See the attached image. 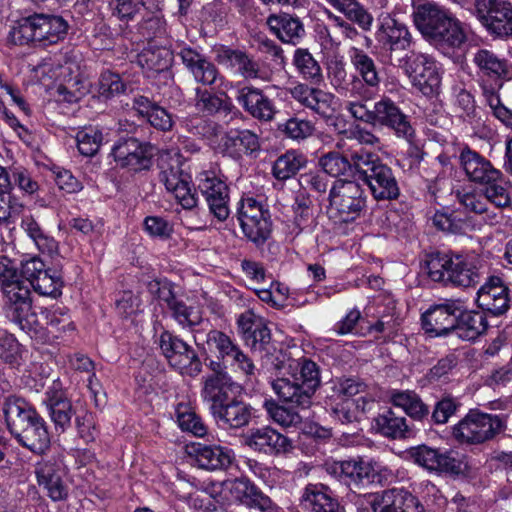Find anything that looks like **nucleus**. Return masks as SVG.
Instances as JSON below:
<instances>
[{
	"mask_svg": "<svg viewBox=\"0 0 512 512\" xmlns=\"http://www.w3.org/2000/svg\"><path fill=\"white\" fill-rule=\"evenodd\" d=\"M482 268V259L476 254L435 252L427 254L423 262V269L432 281L458 287L478 284Z\"/></svg>",
	"mask_w": 512,
	"mask_h": 512,
	"instance_id": "obj_3",
	"label": "nucleus"
},
{
	"mask_svg": "<svg viewBox=\"0 0 512 512\" xmlns=\"http://www.w3.org/2000/svg\"><path fill=\"white\" fill-rule=\"evenodd\" d=\"M478 19L496 39H512V3L509 0H475Z\"/></svg>",
	"mask_w": 512,
	"mask_h": 512,
	"instance_id": "obj_11",
	"label": "nucleus"
},
{
	"mask_svg": "<svg viewBox=\"0 0 512 512\" xmlns=\"http://www.w3.org/2000/svg\"><path fill=\"white\" fill-rule=\"evenodd\" d=\"M268 417L276 424L288 428L299 425L302 417L298 411L293 408H286L279 405L276 401L270 399L265 400L263 404Z\"/></svg>",
	"mask_w": 512,
	"mask_h": 512,
	"instance_id": "obj_56",
	"label": "nucleus"
},
{
	"mask_svg": "<svg viewBox=\"0 0 512 512\" xmlns=\"http://www.w3.org/2000/svg\"><path fill=\"white\" fill-rule=\"evenodd\" d=\"M173 62V52L164 46L149 44L137 56V63L147 77L155 73L167 72Z\"/></svg>",
	"mask_w": 512,
	"mask_h": 512,
	"instance_id": "obj_36",
	"label": "nucleus"
},
{
	"mask_svg": "<svg viewBox=\"0 0 512 512\" xmlns=\"http://www.w3.org/2000/svg\"><path fill=\"white\" fill-rule=\"evenodd\" d=\"M505 429V422L499 415L471 410L453 428L454 437L462 443L481 444L493 439Z\"/></svg>",
	"mask_w": 512,
	"mask_h": 512,
	"instance_id": "obj_9",
	"label": "nucleus"
},
{
	"mask_svg": "<svg viewBox=\"0 0 512 512\" xmlns=\"http://www.w3.org/2000/svg\"><path fill=\"white\" fill-rule=\"evenodd\" d=\"M75 140L80 154L85 157H92L98 152L103 137L100 130L88 127L78 131Z\"/></svg>",
	"mask_w": 512,
	"mask_h": 512,
	"instance_id": "obj_60",
	"label": "nucleus"
},
{
	"mask_svg": "<svg viewBox=\"0 0 512 512\" xmlns=\"http://www.w3.org/2000/svg\"><path fill=\"white\" fill-rule=\"evenodd\" d=\"M300 506L305 512H341L338 500L322 484H308L301 494Z\"/></svg>",
	"mask_w": 512,
	"mask_h": 512,
	"instance_id": "obj_33",
	"label": "nucleus"
},
{
	"mask_svg": "<svg viewBox=\"0 0 512 512\" xmlns=\"http://www.w3.org/2000/svg\"><path fill=\"white\" fill-rule=\"evenodd\" d=\"M460 203L466 210L482 217L488 225H496L502 219V213L491 209L483 192L464 193L460 196Z\"/></svg>",
	"mask_w": 512,
	"mask_h": 512,
	"instance_id": "obj_46",
	"label": "nucleus"
},
{
	"mask_svg": "<svg viewBox=\"0 0 512 512\" xmlns=\"http://www.w3.org/2000/svg\"><path fill=\"white\" fill-rule=\"evenodd\" d=\"M325 471L348 485H360L364 480L370 481L376 473L390 472L386 467L374 460L362 458L345 461H326Z\"/></svg>",
	"mask_w": 512,
	"mask_h": 512,
	"instance_id": "obj_15",
	"label": "nucleus"
},
{
	"mask_svg": "<svg viewBox=\"0 0 512 512\" xmlns=\"http://www.w3.org/2000/svg\"><path fill=\"white\" fill-rule=\"evenodd\" d=\"M459 163L469 181L483 185L500 177V170L480 153L466 147L459 155Z\"/></svg>",
	"mask_w": 512,
	"mask_h": 512,
	"instance_id": "obj_28",
	"label": "nucleus"
},
{
	"mask_svg": "<svg viewBox=\"0 0 512 512\" xmlns=\"http://www.w3.org/2000/svg\"><path fill=\"white\" fill-rule=\"evenodd\" d=\"M391 403L414 420H422L429 415L428 406L414 391H394L391 394Z\"/></svg>",
	"mask_w": 512,
	"mask_h": 512,
	"instance_id": "obj_48",
	"label": "nucleus"
},
{
	"mask_svg": "<svg viewBox=\"0 0 512 512\" xmlns=\"http://www.w3.org/2000/svg\"><path fill=\"white\" fill-rule=\"evenodd\" d=\"M0 288L6 317L24 332L37 334L42 324L32 310L30 286L13 265H4L0 271Z\"/></svg>",
	"mask_w": 512,
	"mask_h": 512,
	"instance_id": "obj_2",
	"label": "nucleus"
},
{
	"mask_svg": "<svg viewBox=\"0 0 512 512\" xmlns=\"http://www.w3.org/2000/svg\"><path fill=\"white\" fill-rule=\"evenodd\" d=\"M194 456L197 465L206 470L226 469L234 459L231 449L219 445H198Z\"/></svg>",
	"mask_w": 512,
	"mask_h": 512,
	"instance_id": "obj_37",
	"label": "nucleus"
},
{
	"mask_svg": "<svg viewBox=\"0 0 512 512\" xmlns=\"http://www.w3.org/2000/svg\"><path fill=\"white\" fill-rule=\"evenodd\" d=\"M472 63L477 68V73L482 80L491 84H502L503 81L512 80V64L500 57L492 50L481 48L472 55Z\"/></svg>",
	"mask_w": 512,
	"mask_h": 512,
	"instance_id": "obj_25",
	"label": "nucleus"
},
{
	"mask_svg": "<svg viewBox=\"0 0 512 512\" xmlns=\"http://www.w3.org/2000/svg\"><path fill=\"white\" fill-rule=\"evenodd\" d=\"M236 100L243 110L255 119L271 121L276 114L272 100L261 89L254 86L238 88Z\"/></svg>",
	"mask_w": 512,
	"mask_h": 512,
	"instance_id": "obj_30",
	"label": "nucleus"
},
{
	"mask_svg": "<svg viewBox=\"0 0 512 512\" xmlns=\"http://www.w3.org/2000/svg\"><path fill=\"white\" fill-rule=\"evenodd\" d=\"M327 78L332 88L339 94L349 90L348 72L342 58L334 57L326 64Z\"/></svg>",
	"mask_w": 512,
	"mask_h": 512,
	"instance_id": "obj_59",
	"label": "nucleus"
},
{
	"mask_svg": "<svg viewBox=\"0 0 512 512\" xmlns=\"http://www.w3.org/2000/svg\"><path fill=\"white\" fill-rule=\"evenodd\" d=\"M133 108L158 130L169 131L173 126V118L171 114L164 108L152 102L148 97H135L133 101Z\"/></svg>",
	"mask_w": 512,
	"mask_h": 512,
	"instance_id": "obj_41",
	"label": "nucleus"
},
{
	"mask_svg": "<svg viewBox=\"0 0 512 512\" xmlns=\"http://www.w3.org/2000/svg\"><path fill=\"white\" fill-rule=\"evenodd\" d=\"M348 56L353 68L363 82L368 87H378L381 82V77L373 58L364 50L357 47H351L348 50Z\"/></svg>",
	"mask_w": 512,
	"mask_h": 512,
	"instance_id": "obj_44",
	"label": "nucleus"
},
{
	"mask_svg": "<svg viewBox=\"0 0 512 512\" xmlns=\"http://www.w3.org/2000/svg\"><path fill=\"white\" fill-rule=\"evenodd\" d=\"M224 367H230L234 372L251 379L255 375L256 367L250 357L245 354L238 344L222 362Z\"/></svg>",
	"mask_w": 512,
	"mask_h": 512,
	"instance_id": "obj_63",
	"label": "nucleus"
},
{
	"mask_svg": "<svg viewBox=\"0 0 512 512\" xmlns=\"http://www.w3.org/2000/svg\"><path fill=\"white\" fill-rule=\"evenodd\" d=\"M408 453L416 464L427 470L454 474L462 471V460L452 450L441 451L421 445L411 448Z\"/></svg>",
	"mask_w": 512,
	"mask_h": 512,
	"instance_id": "obj_22",
	"label": "nucleus"
},
{
	"mask_svg": "<svg viewBox=\"0 0 512 512\" xmlns=\"http://www.w3.org/2000/svg\"><path fill=\"white\" fill-rule=\"evenodd\" d=\"M31 286L42 296L56 298L62 293L63 281L56 272L47 269Z\"/></svg>",
	"mask_w": 512,
	"mask_h": 512,
	"instance_id": "obj_64",
	"label": "nucleus"
},
{
	"mask_svg": "<svg viewBox=\"0 0 512 512\" xmlns=\"http://www.w3.org/2000/svg\"><path fill=\"white\" fill-rule=\"evenodd\" d=\"M329 200L330 212L345 223L358 218L366 205L363 188L352 180H336L330 189Z\"/></svg>",
	"mask_w": 512,
	"mask_h": 512,
	"instance_id": "obj_8",
	"label": "nucleus"
},
{
	"mask_svg": "<svg viewBox=\"0 0 512 512\" xmlns=\"http://www.w3.org/2000/svg\"><path fill=\"white\" fill-rule=\"evenodd\" d=\"M179 56L197 83L206 86L216 85L221 93L233 87V83L221 76L217 67L196 50L184 47L180 50Z\"/></svg>",
	"mask_w": 512,
	"mask_h": 512,
	"instance_id": "obj_18",
	"label": "nucleus"
},
{
	"mask_svg": "<svg viewBox=\"0 0 512 512\" xmlns=\"http://www.w3.org/2000/svg\"><path fill=\"white\" fill-rule=\"evenodd\" d=\"M375 38L384 49L391 53L397 50H407L412 41L407 27L388 13H382L378 17Z\"/></svg>",
	"mask_w": 512,
	"mask_h": 512,
	"instance_id": "obj_26",
	"label": "nucleus"
},
{
	"mask_svg": "<svg viewBox=\"0 0 512 512\" xmlns=\"http://www.w3.org/2000/svg\"><path fill=\"white\" fill-rule=\"evenodd\" d=\"M246 344L254 352L270 355L275 351V346L271 341V331L265 321L259 325L251 334L244 338Z\"/></svg>",
	"mask_w": 512,
	"mask_h": 512,
	"instance_id": "obj_62",
	"label": "nucleus"
},
{
	"mask_svg": "<svg viewBox=\"0 0 512 512\" xmlns=\"http://www.w3.org/2000/svg\"><path fill=\"white\" fill-rule=\"evenodd\" d=\"M414 23L424 37L441 46L456 48L467 40L460 20L436 3L419 5L414 12Z\"/></svg>",
	"mask_w": 512,
	"mask_h": 512,
	"instance_id": "obj_4",
	"label": "nucleus"
},
{
	"mask_svg": "<svg viewBox=\"0 0 512 512\" xmlns=\"http://www.w3.org/2000/svg\"><path fill=\"white\" fill-rule=\"evenodd\" d=\"M218 94H214L206 89H195V107L199 112L206 115H215L217 113H224L225 115L231 113L234 105L227 96L226 92L221 93L218 89Z\"/></svg>",
	"mask_w": 512,
	"mask_h": 512,
	"instance_id": "obj_42",
	"label": "nucleus"
},
{
	"mask_svg": "<svg viewBox=\"0 0 512 512\" xmlns=\"http://www.w3.org/2000/svg\"><path fill=\"white\" fill-rule=\"evenodd\" d=\"M292 62L303 80L312 84H320L323 81L322 68L308 49L297 48Z\"/></svg>",
	"mask_w": 512,
	"mask_h": 512,
	"instance_id": "obj_47",
	"label": "nucleus"
},
{
	"mask_svg": "<svg viewBox=\"0 0 512 512\" xmlns=\"http://www.w3.org/2000/svg\"><path fill=\"white\" fill-rule=\"evenodd\" d=\"M484 185L486 188L483 193L488 204L492 206L491 209L501 212L502 208L511 205L512 200L509 193L508 182L505 180L502 172H500V177L498 179L495 181H489Z\"/></svg>",
	"mask_w": 512,
	"mask_h": 512,
	"instance_id": "obj_55",
	"label": "nucleus"
},
{
	"mask_svg": "<svg viewBox=\"0 0 512 512\" xmlns=\"http://www.w3.org/2000/svg\"><path fill=\"white\" fill-rule=\"evenodd\" d=\"M246 444L254 451L267 455L285 454L293 449L292 441L271 427L251 430Z\"/></svg>",
	"mask_w": 512,
	"mask_h": 512,
	"instance_id": "obj_29",
	"label": "nucleus"
},
{
	"mask_svg": "<svg viewBox=\"0 0 512 512\" xmlns=\"http://www.w3.org/2000/svg\"><path fill=\"white\" fill-rule=\"evenodd\" d=\"M36 475L39 485L46 489L48 496L53 501H62L67 498L68 488L54 463L46 461L39 464Z\"/></svg>",
	"mask_w": 512,
	"mask_h": 512,
	"instance_id": "obj_39",
	"label": "nucleus"
},
{
	"mask_svg": "<svg viewBox=\"0 0 512 512\" xmlns=\"http://www.w3.org/2000/svg\"><path fill=\"white\" fill-rule=\"evenodd\" d=\"M111 155L119 166L140 171L150 166L152 146L130 137L115 143Z\"/></svg>",
	"mask_w": 512,
	"mask_h": 512,
	"instance_id": "obj_23",
	"label": "nucleus"
},
{
	"mask_svg": "<svg viewBox=\"0 0 512 512\" xmlns=\"http://www.w3.org/2000/svg\"><path fill=\"white\" fill-rule=\"evenodd\" d=\"M198 189L204 196L210 213L220 222L230 215L229 188L215 171H202L197 176Z\"/></svg>",
	"mask_w": 512,
	"mask_h": 512,
	"instance_id": "obj_16",
	"label": "nucleus"
},
{
	"mask_svg": "<svg viewBox=\"0 0 512 512\" xmlns=\"http://www.w3.org/2000/svg\"><path fill=\"white\" fill-rule=\"evenodd\" d=\"M365 500L372 512H400L403 500L402 489H388L382 492L366 494Z\"/></svg>",
	"mask_w": 512,
	"mask_h": 512,
	"instance_id": "obj_52",
	"label": "nucleus"
},
{
	"mask_svg": "<svg viewBox=\"0 0 512 512\" xmlns=\"http://www.w3.org/2000/svg\"><path fill=\"white\" fill-rule=\"evenodd\" d=\"M223 151L234 159L244 154H252L260 148L258 136L250 130H231L222 140Z\"/></svg>",
	"mask_w": 512,
	"mask_h": 512,
	"instance_id": "obj_35",
	"label": "nucleus"
},
{
	"mask_svg": "<svg viewBox=\"0 0 512 512\" xmlns=\"http://www.w3.org/2000/svg\"><path fill=\"white\" fill-rule=\"evenodd\" d=\"M368 150L363 147L354 149L350 147L346 150V156L338 152H330L320 158V165L326 174L333 177L346 175L350 171L356 173V166L354 164V155L367 154Z\"/></svg>",
	"mask_w": 512,
	"mask_h": 512,
	"instance_id": "obj_40",
	"label": "nucleus"
},
{
	"mask_svg": "<svg viewBox=\"0 0 512 512\" xmlns=\"http://www.w3.org/2000/svg\"><path fill=\"white\" fill-rule=\"evenodd\" d=\"M237 218L244 235L256 245L267 241L271 234L269 211L253 197L242 198L237 207Z\"/></svg>",
	"mask_w": 512,
	"mask_h": 512,
	"instance_id": "obj_10",
	"label": "nucleus"
},
{
	"mask_svg": "<svg viewBox=\"0 0 512 512\" xmlns=\"http://www.w3.org/2000/svg\"><path fill=\"white\" fill-rule=\"evenodd\" d=\"M465 309L464 301L449 299L428 309L422 315V327L431 336H443L455 329L458 318Z\"/></svg>",
	"mask_w": 512,
	"mask_h": 512,
	"instance_id": "obj_17",
	"label": "nucleus"
},
{
	"mask_svg": "<svg viewBox=\"0 0 512 512\" xmlns=\"http://www.w3.org/2000/svg\"><path fill=\"white\" fill-rule=\"evenodd\" d=\"M212 489L215 492L218 489L229 492L231 500L239 502L250 509L263 512L271 507L270 498L259 491L247 478L226 480L219 484H213Z\"/></svg>",
	"mask_w": 512,
	"mask_h": 512,
	"instance_id": "obj_24",
	"label": "nucleus"
},
{
	"mask_svg": "<svg viewBox=\"0 0 512 512\" xmlns=\"http://www.w3.org/2000/svg\"><path fill=\"white\" fill-rule=\"evenodd\" d=\"M43 404L56 432L63 433L70 428L75 409L59 380L53 381L46 389Z\"/></svg>",
	"mask_w": 512,
	"mask_h": 512,
	"instance_id": "obj_21",
	"label": "nucleus"
},
{
	"mask_svg": "<svg viewBox=\"0 0 512 512\" xmlns=\"http://www.w3.org/2000/svg\"><path fill=\"white\" fill-rule=\"evenodd\" d=\"M373 126L388 127L398 138H403L409 143L415 138V129L409 117L388 97L374 103Z\"/></svg>",
	"mask_w": 512,
	"mask_h": 512,
	"instance_id": "obj_19",
	"label": "nucleus"
},
{
	"mask_svg": "<svg viewBox=\"0 0 512 512\" xmlns=\"http://www.w3.org/2000/svg\"><path fill=\"white\" fill-rule=\"evenodd\" d=\"M159 180L184 209L196 206L197 198L191 189V176L181 169L177 161L174 164L164 161L160 163Z\"/></svg>",
	"mask_w": 512,
	"mask_h": 512,
	"instance_id": "obj_20",
	"label": "nucleus"
},
{
	"mask_svg": "<svg viewBox=\"0 0 512 512\" xmlns=\"http://www.w3.org/2000/svg\"><path fill=\"white\" fill-rule=\"evenodd\" d=\"M412 86L425 96L438 93L441 77L436 61L428 55L412 52L405 64Z\"/></svg>",
	"mask_w": 512,
	"mask_h": 512,
	"instance_id": "obj_13",
	"label": "nucleus"
},
{
	"mask_svg": "<svg viewBox=\"0 0 512 512\" xmlns=\"http://www.w3.org/2000/svg\"><path fill=\"white\" fill-rule=\"evenodd\" d=\"M3 412L11 434L38 413L24 398L17 395H8L4 399Z\"/></svg>",
	"mask_w": 512,
	"mask_h": 512,
	"instance_id": "obj_38",
	"label": "nucleus"
},
{
	"mask_svg": "<svg viewBox=\"0 0 512 512\" xmlns=\"http://www.w3.org/2000/svg\"><path fill=\"white\" fill-rule=\"evenodd\" d=\"M46 320V325L53 337L59 338L67 332L74 331L75 327L71 317L64 312L61 308L48 310L45 309L41 312Z\"/></svg>",
	"mask_w": 512,
	"mask_h": 512,
	"instance_id": "obj_58",
	"label": "nucleus"
},
{
	"mask_svg": "<svg viewBox=\"0 0 512 512\" xmlns=\"http://www.w3.org/2000/svg\"><path fill=\"white\" fill-rule=\"evenodd\" d=\"M217 61L222 66L235 70L245 79H271L269 71L262 69L257 61L240 50L222 47L217 51Z\"/></svg>",
	"mask_w": 512,
	"mask_h": 512,
	"instance_id": "obj_27",
	"label": "nucleus"
},
{
	"mask_svg": "<svg viewBox=\"0 0 512 512\" xmlns=\"http://www.w3.org/2000/svg\"><path fill=\"white\" fill-rule=\"evenodd\" d=\"M69 24L62 16L50 13H33L21 18L10 31L14 44L37 42L48 46L65 39Z\"/></svg>",
	"mask_w": 512,
	"mask_h": 512,
	"instance_id": "obj_5",
	"label": "nucleus"
},
{
	"mask_svg": "<svg viewBox=\"0 0 512 512\" xmlns=\"http://www.w3.org/2000/svg\"><path fill=\"white\" fill-rule=\"evenodd\" d=\"M356 174L369 187L376 200H395L400 195V187L391 167L383 163L378 155H354Z\"/></svg>",
	"mask_w": 512,
	"mask_h": 512,
	"instance_id": "obj_6",
	"label": "nucleus"
},
{
	"mask_svg": "<svg viewBox=\"0 0 512 512\" xmlns=\"http://www.w3.org/2000/svg\"><path fill=\"white\" fill-rule=\"evenodd\" d=\"M374 428L379 434L390 439H404L413 434L406 418L396 415L392 410L379 414L374 419Z\"/></svg>",
	"mask_w": 512,
	"mask_h": 512,
	"instance_id": "obj_43",
	"label": "nucleus"
},
{
	"mask_svg": "<svg viewBox=\"0 0 512 512\" xmlns=\"http://www.w3.org/2000/svg\"><path fill=\"white\" fill-rule=\"evenodd\" d=\"M478 306L492 315H501L509 308L508 289L498 277H492L477 292Z\"/></svg>",
	"mask_w": 512,
	"mask_h": 512,
	"instance_id": "obj_32",
	"label": "nucleus"
},
{
	"mask_svg": "<svg viewBox=\"0 0 512 512\" xmlns=\"http://www.w3.org/2000/svg\"><path fill=\"white\" fill-rule=\"evenodd\" d=\"M175 416L178 426L182 431L189 432L196 437H203L206 435L207 427L189 404H177L175 408Z\"/></svg>",
	"mask_w": 512,
	"mask_h": 512,
	"instance_id": "obj_54",
	"label": "nucleus"
},
{
	"mask_svg": "<svg viewBox=\"0 0 512 512\" xmlns=\"http://www.w3.org/2000/svg\"><path fill=\"white\" fill-rule=\"evenodd\" d=\"M12 435L19 444L36 454L44 453L50 445L46 422L39 413L31 421L23 423Z\"/></svg>",
	"mask_w": 512,
	"mask_h": 512,
	"instance_id": "obj_31",
	"label": "nucleus"
},
{
	"mask_svg": "<svg viewBox=\"0 0 512 512\" xmlns=\"http://www.w3.org/2000/svg\"><path fill=\"white\" fill-rule=\"evenodd\" d=\"M307 163V159L296 150L286 151L279 156L273 165V175L278 180H287L293 177Z\"/></svg>",
	"mask_w": 512,
	"mask_h": 512,
	"instance_id": "obj_51",
	"label": "nucleus"
},
{
	"mask_svg": "<svg viewBox=\"0 0 512 512\" xmlns=\"http://www.w3.org/2000/svg\"><path fill=\"white\" fill-rule=\"evenodd\" d=\"M21 228L27 234V236L34 242L35 246L42 253L49 255L57 252L58 243L57 241L44 232L38 222L30 215L22 218Z\"/></svg>",
	"mask_w": 512,
	"mask_h": 512,
	"instance_id": "obj_50",
	"label": "nucleus"
},
{
	"mask_svg": "<svg viewBox=\"0 0 512 512\" xmlns=\"http://www.w3.org/2000/svg\"><path fill=\"white\" fill-rule=\"evenodd\" d=\"M158 344L169 364L180 373L190 376L200 373L201 362L197 353L183 339L169 331H163Z\"/></svg>",
	"mask_w": 512,
	"mask_h": 512,
	"instance_id": "obj_12",
	"label": "nucleus"
},
{
	"mask_svg": "<svg viewBox=\"0 0 512 512\" xmlns=\"http://www.w3.org/2000/svg\"><path fill=\"white\" fill-rule=\"evenodd\" d=\"M288 91L300 106L326 120L333 118L340 108V100L333 93L307 83L297 82Z\"/></svg>",
	"mask_w": 512,
	"mask_h": 512,
	"instance_id": "obj_14",
	"label": "nucleus"
},
{
	"mask_svg": "<svg viewBox=\"0 0 512 512\" xmlns=\"http://www.w3.org/2000/svg\"><path fill=\"white\" fill-rule=\"evenodd\" d=\"M335 9L343 13L347 19L356 23L365 31L371 29L372 15L355 0H327Z\"/></svg>",
	"mask_w": 512,
	"mask_h": 512,
	"instance_id": "obj_53",
	"label": "nucleus"
},
{
	"mask_svg": "<svg viewBox=\"0 0 512 512\" xmlns=\"http://www.w3.org/2000/svg\"><path fill=\"white\" fill-rule=\"evenodd\" d=\"M480 87L485 102L490 107L493 115L504 125L512 127V111L503 105L499 95L502 84H491L487 80H482Z\"/></svg>",
	"mask_w": 512,
	"mask_h": 512,
	"instance_id": "obj_49",
	"label": "nucleus"
},
{
	"mask_svg": "<svg viewBox=\"0 0 512 512\" xmlns=\"http://www.w3.org/2000/svg\"><path fill=\"white\" fill-rule=\"evenodd\" d=\"M166 302L173 318L182 328H192L201 322V316L197 310L187 306L173 295L166 298Z\"/></svg>",
	"mask_w": 512,
	"mask_h": 512,
	"instance_id": "obj_57",
	"label": "nucleus"
},
{
	"mask_svg": "<svg viewBox=\"0 0 512 512\" xmlns=\"http://www.w3.org/2000/svg\"><path fill=\"white\" fill-rule=\"evenodd\" d=\"M243 387L229 375H209L204 379L201 396L210 403L217 424L224 428L239 429L249 424L252 407L239 400Z\"/></svg>",
	"mask_w": 512,
	"mask_h": 512,
	"instance_id": "obj_1",
	"label": "nucleus"
},
{
	"mask_svg": "<svg viewBox=\"0 0 512 512\" xmlns=\"http://www.w3.org/2000/svg\"><path fill=\"white\" fill-rule=\"evenodd\" d=\"M319 385L318 367L315 362L307 359L300 363L299 373L293 375V379L277 378L272 382L273 391L281 400L302 409L310 407L312 396Z\"/></svg>",
	"mask_w": 512,
	"mask_h": 512,
	"instance_id": "obj_7",
	"label": "nucleus"
},
{
	"mask_svg": "<svg viewBox=\"0 0 512 512\" xmlns=\"http://www.w3.org/2000/svg\"><path fill=\"white\" fill-rule=\"evenodd\" d=\"M267 24L282 42L297 44L305 35L304 25L298 17L287 13L270 15Z\"/></svg>",
	"mask_w": 512,
	"mask_h": 512,
	"instance_id": "obj_34",
	"label": "nucleus"
},
{
	"mask_svg": "<svg viewBox=\"0 0 512 512\" xmlns=\"http://www.w3.org/2000/svg\"><path fill=\"white\" fill-rule=\"evenodd\" d=\"M488 328L487 318L482 312H467L465 309L458 318L455 331L463 340L473 341Z\"/></svg>",
	"mask_w": 512,
	"mask_h": 512,
	"instance_id": "obj_45",
	"label": "nucleus"
},
{
	"mask_svg": "<svg viewBox=\"0 0 512 512\" xmlns=\"http://www.w3.org/2000/svg\"><path fill=\"white\" fill-rule=\"evenodd\" d=\"M206 345L208 351L215 354L217 359L223 362L237 343L224 332L211 330L206 336Z\"/></svg>",
	"mask_w": 512,
	"mask_h": 512,
	"instance_id": "obj_61",
	"label": "nucleus"
}]
</instances>
